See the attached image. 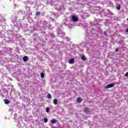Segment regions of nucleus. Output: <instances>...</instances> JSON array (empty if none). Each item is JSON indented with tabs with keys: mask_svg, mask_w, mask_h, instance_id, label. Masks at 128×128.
Wrapping results in <instances>:
<instances>
[{
	"mask_svg": "<svg viewBox=\"0 0 128 128\" xmlns=\"http://www.w3.org/2000/svg\"><path fill=\"white\" fill-rule=\"evenodd\" d=\"M102 21V20L100 18H95V21L93 22L90 24L84 22L83 24V26L84 28L86 31V35L85 37V40L86 42V44H90V47L89 50L92 52H94V54L96 56H100V52L96 49V46L94 44L92 45V42H94V34H96L98 30H100V25L97 22H100Z\"/></svg>",
	"mask_w": 128,
	"mask_h": 128,
	"instance_id": "1",
	"label": "nucleus"
},
{
	"mask_svg": "<svg viewBox=\"0 0 128 128\" xmlns=\"http://www.w3.org/2000/svg\"><path fill=\"white\" fill-rule=\"evenodd\" d=\"M38 24L44 28V30H46V28H50V24L46 20L38 21Z\"/></svg>",
	"mask_w": 128,
	"mask_h": 128,
	"instance_id": "2",
	"label": "nucleus"
},
{
	"mask_svg": "<svg viewBox=\"0 0 128 128\" xmlns=\"http://www.w3.org/2000/svg\"><path fill=\"white\" fill-rule=\"evenodd\" d=\"M57 33L60 38H62L64 34H66V33L64 32V28H62V24H58L57 26Z\"/></svg>",
	"mask_w": 128,
	"mask_h": 128,
	"instance_id": "3",
	"label": "nucleus"
},
{
	"mask_svg": "<svg viewBox=\"0 0 128 128\" xmlns=\"http://www.w3.org/2000/svg\"><path fill=\"white\" fill-rule=\"evenodd\" d=\"M70 20L71 22H76L78 21V18L77 16H70Z\"/></svg>",
	"mask_w": 128,
	"mask_h": 128,
	"instance_id": "4",
	"label": "nucleus"
},
{
	"mask_svg": "<svg viewBox=\"0 0 128 128\" xmlns=\"http://www.w3.org/2000/svg\"><path fill=\"white\" fill-rule=\"evenodd\" d=\"M100 10V9L98 8V9H94L91 11V14H96L97 16H100V13L99 12H96Z\"/></svg>",
	"mask_w": 128,
	"mask_h": 128,
	"instance_id": "5",
	"label": "nucleus"
},
{
	"mask_svg": "<svg viewBox=\"0 0 128 128\" xmlns=\"http://www.w3.org/2000/svg\"><path fill=\"white\" fill-rule=\"evenodd\" d=\"M113 14H112V12H110L108 10H107V12L104 13V16H108V18H112Z\"/></svg>",
	"mask_w": 128,
	"mask_h": 128,
	"instance_id": "6",
	"label": "nucleus"
},
{
	"mask_svg": "<svg viewBox=\"0 0 128 128\" xmlns=\"http://www.w3.org/2000/svg\"><path fill=\"white\" fill-rule=\"evenodd\" d=\"M58 6L57 7V8L58 10H62L64 8V4H62V3H59L58 4Z\"/></svg>",
	"mask_w": 128,
	"mask_h": 128,
	"instance_id": "7",
	"label": "nucleus"
},
{
	"mask_svg": "<svg viewBox=\"0 0 128 128\" xmlns=\"http://www.w3.org/2000/svg\"><path fill=\"white\" fill-rule=\"evenodd\" d=\"M46 4H50L51 6H54V0H46Z\"/></svg>",
	"mask_w": 128,
	"mask_h": 128,
	"instance_id": "8",
	"label": "nucleus"
},
{
	"mask_svg": "<svg viewBox=\"0 0 128 128\" xmlns=\"http://www.w3.org/2000/svg\"><path fill=\"white\" fill-rule=\"evenodd\" d=\"M114 84H108L106 87L105 88H114Z\"/></svg>",
	"mask_w": 128,
	"mask_h": 128,
	"instance_id": "9",
	"label": "nucleus"
},
{
	"mask_svg": "<svg viewBox=\"0 0 128 128\" xmlns=\"http://www.w3.org/2000/svg\"><path fill=\"white\" fill-rule=\"evenodd\" d=\"M105 24L107 26H108V25L110 24V20L108 19L106 20Z\"/></svg>",
	"mask_w": 128,
	"mask_h": 128,
	"instance_id": "10",
	"label": "nucleus"
},
{
	"mask_svg": "<svg viewBox=\"0 0 128 128\" xmlns=\"http://www.w3.org/2000/svg\"><path fill=\"white\" fill-rule=\"evenodd\" d=\"M116 10H120V4L117 3L116 4Z\"/></svg>",
	"mask_w": 128,
	"mask_h": 128,
	"instance_id": "11",
	"label": "nucleus"
},
{
	"mask_svg": "<svg viewBox=\"0 0 128 128\" xmlns=\"http://www.w3.org/2000/svg\"><path fill=\"white\" fill-rule=\"evenodd\" d=\"M76 26V24L70 23L68 24V27L69 28H72V26Z\"/></svg>",
	"mask_w": 128,
	"mask_h": 128,
	"instance_id": "12",
	"label": "nucleus"
},
{
	"mask_svg": "<svg viewBox=\"0 0 128 128\" xmlns=\"http://www.w3.org/2000/svg\"><path fill=\"white\" fill-rule=\"evenodd\" d=\"M84 112L85 114H90V109L88 108H84Z\"/></svg>",
	"mask_w": 128,
	"mask_h": 128,
	"instance_id": "13",
	"label": "nucleus"
},
{
	"mask_svg": "<svg viewBox=\"0 0 128 128\" xmlns=\"http://www.w3.org/2000/svg\"><path fill=\"white\" fill-rule=\"evenodd\" d=\"M51 122L52 124H56V122H58V120L56 119H52L51 120Z\"/></svg>",
	"mask_w": 128,
	"mask_h": 128,
	"instance_id": "14",
	"label": "nucleus"
},
{
	"mask_svg": "<svg viewBox=\"0 0 128 128\" xmlns=\"http://www.w3.org/2000/svg\"><path fill=\"white\" fill-rule=\"evenodd\" d=\"M23 60L24 62H28V57L27 56H24L23 58Z\"/></svg>",
	"mask_w": 128,
	"mask_h": 128,
	"instance_id": "15",
	"label": "nucleus"
},
{
	"mask_svg": "<svg viewBox=\"0 0 128 128\" xmlns=\"http://www.w3.org/2000/svg\"><path fill=\"white\" fill-rule=\"evenodd\" d=\"M50 36L51 38H56V35L53 33H50Z\"/></svg>",
	"mask_w": 128,
	"mask_h": 128,
	"instance_id": "16",
	"label": "nucleus"
},
{
	"mask_svg": "<svg viewBox=\"0 0 128 128\" xmlns=\"http://www.w3.org/2000/svg\"><path fill=\"white\" fill-rule=\"evenodd\" d=\"M4 104H10V102L8 99H4Z\"/></svg>",
	"mask_w": 128,
	"mask_h": 128,
	"instance_id": "17",
	"label": "nucleus"
},
{
	"mask_svg": "<svg viewBox=\"0 0 128 128\" xmlns=\"http://www.w3.org/2000/svg\"><path fill=\"white\" fill-rule=\"evenodd\" d=\"M74 59L71 58L70 60L69 64H74Z\"/></svg>",
	"mask_w": 128,
	"mask_h": 128,
	"instance_id": "18",
	"label": "nucleus"
},
{
	"mask_svg": "<svg viewBox=\"0 0 128 128\" xmlns=\"http://www.w3.org/2000/svg\"><path fill=\"white\" fill-rule=\"evenodd\" d=\"M77 102L78 103V104H80V102H82V98H77Z\"/></svg>",
	"mask_w": 128,
	"mask_h": 128,
	"instance_id": "19",
	"label": "nucleus"
},
{
	"mask_svg": "<svg viewBox=\"0 0 128 128\" xmlns=\"http://www.w3.org/2000/svg\"><path fill=\"white\" fill-rule=\"evenodd\" d=\"M81 60H86V56L84 55H82L81 57Z\"/></svg>",
	"mask_w": 128,
	"mask_h": 128,
	"instance_id": "20",
	"label": "nucleus"
},
{
	"mask_svg": "<svg viewBox=\"0 0 128 128\" xmlns=\"http://www.w3.org/2000/svg\"><path fill=\"white\" fill-rule=\"evenodd\" d=\"M53 102L54 104H58V100L57 99H54L53 100Z\"/></svg>",
	"mask_w": 128,
	"mask_h": 128,
	"instance_id": "21",
	"label": "nucleus"
},
{
	"mask_svg": "<svg viewBox=\"0 0 128 128\" xmlns=\"http://www.w3.org/2000/svg\"><path fill=\"white\" fill-rule=\"evenodd\" d=\"M36 16H40V12H36Z\"/></svg>",
	"mask_w": 128,
	"mask_h": 128,
	"instance_id": "22",
	"label": "nucleus"
},
{
	"mask_svg": "<svg viewBox=\"0 0 128 128\" xmlns=\"http://www.w3.org/2000/svg\"><path fill=\"white\" fill-rule=\"evenodd\" d=\"M50 107H47L46 108V112H50Z\"/></svg>",
	"mask_w": 128,
	"mask_h": 128,
	"instance_id": "23",
	"label": "nucleus"
},
{
	"mask_svg": "<svg viewBox=\"0 0 128 128\" xmlns=\"http://www.w3.org/2000/svg\"><path fill=\"white\" fill-rule=\"evenodd\" d=\"M40 76L42 78H44V72H41Z\"/></svg>",
	"mask_w": 128,
	"mask_h": 128,
	"instance_id": "24",
	"label": "nucleus"
},
{
	"mask_svg": "<svg viewBox=\"0 0 128 128\" xmlns=\"http://www.w3.org/2000/svg\"><path fill=\"white\" fill-rule=\"evenodd\" d=\"M44 122H48V118H44Z\"/></svg>",
	"mask_w": 128,
	"mask_h": 128,
	"instance_id": "25",
	"label": "nucleus"
},
{
	"mask_svg": "<svg viewBox=\"0 0 128 128\" xmlns=\"http://www.w3.org/2000/svg\"><path fill=\"white\" fill-rule=\"evenodd\" d=\"M47 98H48L50 99L52 98V94H48Z\"/></svg>",
	"mask_w": 128,
	"mask_h": 128,
	"instance_id": "26",
	"label": "nucleus"
},
{
	"mask_svg": "<svg viewBox=\"0 0 128 128\" xmlns=\"http://www.w3.org/2000/svg\"><path fill=\"white\" fill-rule=\"evenodd\" d=\"M104 36H108V32L106 31H104Z\"/></svg>",
	"mask_w": 128,
	"mask_h": 128,
	"instance_id": "27",
	"label": "nucleus"
},
{
	"mask_svg": "<svg viewBox=\"0 0 128 128\" xmlns=\"http://www.w3.org/2000/svg\"><path fill=\"white\" fill-rule=\"evenodd\" d=\"M65 40H66V42H68V41H70V38H68V37H66V38H65Z\"/></svg>",
	"mask_w": 128,
	"mask_h": 128,
	"instance_id": "28",
	"label": "nucleus"
},
{
	"mask_svg": "<svg viewBox=\"0 0 128 128\" xmlns=\"http://www.w3.org/2000/svg\"><path fill=\"white\" fill-rule=\"evenodd\" d=\"M50 42H52V44H54V40H50Z\"/></svg>",
	"mask_w": 128,
	"mask_h": 128,
	"instance_id": "29",
	"label": "nucleus"
},
{
	"mask_svg": "<svg viewBox=\"0 0 128 128\" xmlns=\"http://www.w3.org/2000/svg\"><path fill=\"white\" fill-rule=\"evenodd\" d=\"M84 16H85L84 18H86L88 16V14H86V13H84Z\"/></svg>",
	"mask_w": 128,
	"mask_h": 128,
	"instance_id": "30",
	"label": "nucleus"
},
{
	"mask_svg": "<svg viewBox=\"0 0 128 128\" xmlns=\"http://www.w3.org/2000/svg\"><path fill=\"white\" fill-rule=\"evenodd\" d=\"M40 14L42 16H44L45 14H44V12H43L40 13Z\"/></svg>",
	"mask_w": 128,
	"mask_h": 128,
	"instance_id": "31",
	"label": "nucleus"
},
{
	"mask_svg": "<svg viewBox=\"0 0 128 128\" xmlns=\"http://www.w3.org/2000/svg\"><path fill=\"white\" fill-rule=\"evenodd\" d=\"M115 52H118V48H116V50H115Z\"/></svg>",
	"mask_w": 128,
	"mask_h": 128,
	"instance_id": "32",
	"label": "nucleus"
},
{
	"mask_svg": "<svg viewBox=\"0 0 128 128\" xmlns=\"http://www.w3.org/2000/svg\"><path fill=\"white\" fill-rule=\"evenodd\" d=\"M125 76H128V72H127L126 74H125Z\"/></svg>",
	"mask_w": 128,
	"mask_h": 128,
	"instance_id": "33",
	"label": "nucleus"
},
{
	"mask_svg": "<svg viewBox=\"0 0 128 128\" xmlns=\"http://www.w3.org/2000/svg\"><path fill=\"white\" fill-rule=\"evenodd\" d=\"M126 32H128V28H126Z\"/></svg>",
	"mask_w": 128,
	"mask_h": 128,
	"instance_id": "34",
	"label": "nucleus"
},
{
	"mask_svg": "<svg viewBox=\"0 0 128 128\" xmlns=\"http://www.w3.org/2000/svg\"><path fill=\"white\" fill-rule=\"evenodd\" d=\"M53 128H56V126L53 127Z\"/></svg>",
	"mask_w": 128,
	"mask_h": 128,
	"instance_id": "35",
	"label": "nucleus"
}]
</instances>
